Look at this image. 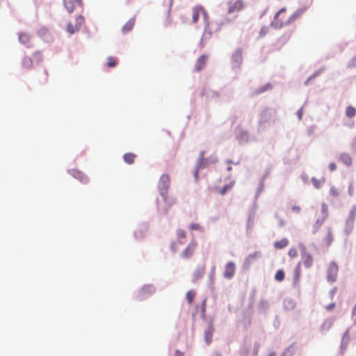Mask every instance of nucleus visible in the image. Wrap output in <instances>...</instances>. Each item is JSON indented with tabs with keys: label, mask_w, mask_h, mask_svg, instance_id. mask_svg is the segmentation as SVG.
Segmentation results:
<instances>
[{
	"label": "nucleus",
	"mask_w": 356,
	"mask_h": 356,
	"mask_svg": "<svg viewBox=\"0 0 356 356\" xmlns=\"http://www.w3.org/2000/svg\"><path fill=\"white\" fill-rule=\"evenodd\" d=\"M302 258L303 264L306 268H309L312 266L313 257L310 254H309L307 252H305L302 254Z\"/></svg>",
	"instance_id": "nucleus-15"
},
{
	"label": "nucleus",
	"mask_w": 356,
	"mask_h": 356,
	"mask_svg": "<svg viewBox=\"0 0 356 356\" xmlns=\"http://www.w3.org/2000/svg\"><path fill=\"white\" fill-rule=\"evenodd\" d=\"M312 183L313 184L314 186L316 188H319L321 186V181L316 178L312 179Z\"/></svg>",
	"instance_id": "nucleus-34"
},
{
	"label": "nucleus",
	"mask_w": 356,
	"mask_h": 356,
	"mask_svg": "<svg viewBox=\"0 0 356 356\" xmlns=\"http://www.w3.org/2000/svg\"><path fill=\"white\" fill-rule=\"evenodd\" d=\"M248 136V134L246 131H241V134L240 136H238V138H247Z\"/></svg>",
	"instance_id": "nucleus-45"
},
{
	"label": "nucleus",
	"mask_w": 356,
	"mask_h": 356,
	"mask_svg": "<svg viewBox=\"0 0 356 356\" xmlns=\"http://www.w3.org/2000/svg\"><path fill=\"white\" fill-rule=\"evenodd\" d=\"M177 236L178 241L177 242H172L170 245L171 250L176 252L179 250V246L183 244L182 240H184L186 237V233L184 229H178L177 231Z\"/></svg>",
	"instance_id": "nucleus-8"
},
{
	"label": "nucleus",
	"mask_w": 356,
	"mask_h": 356,
	"mask_svg": "<svg viewBox=\"0 0 356 356\" xmlns=\"http://www.w3.org/2000/svg\"><path fill=\"white\" fill-rule=\"evenodd\" d=\"M355 312H356V304H355V307L353 308V313L355 314Z\"/></svg>",
	"instance_id": "nucleus-53"
},
{
	"label": "nucleus",
	"mask_w": 356,
	"mask_h": 356,
	"mask_svg": "<svg viewBox=\"0 0 356 356\" xmlns=\"http://www.w3.org/2000/svg\"><path fill=\"white\" fill-rule=\"evenodd\" d=\"M44 78H43V82L45 83L47 81V77H48V73L47 72L46 70L44 71Z\"/></svg>",
	"instance_id": "nucleus-47"
},
{
	"label": "nucleus",
	"mask_w": 356,
	"mask_h": 356,
	"mask_svg": "<svg viewBox=\"0 0 356 356\" xmlns=\"http://www.w3.org/2000/svg\"><path fill=\"white\" fill-rule=\"evenodd\" d=\"M198 170H199V169H198V168H197L193 172V175H194L196 181L198 180Z\"/></svg>",
	"instance_id": "nucleus-46"
},
{
	"label": "nucleus",
	"mask_w": 356,
	"mask_h": 356,
	"mask_svg": "<svg viewBox=\"0 0 356 356\" xmlns=\"http://www.w3.org/2000/svg\"><path fill=\"white\" fill-rule=\"evenodd\" d=\"M63 2L66 9L70 13L73 12L76 6H82L81 0H63Z\"/></svg>",
	"instance_id": "nucleus-11"
},
{
	"label": "nucleus",
	"mask_w": 356,
	"mask_h": 356,
	"mask_svg": "<svg viewBox=\"0 0 356 356\" xmlns=\"http://www.w3.org/2000/svg\"><path fill=\"white\" fill-rule=\"evenodd\" d=\"M135 24V20L134 19H129L123 26L122 28V32L124 33H127L129 31H130Z\"/></svg>",
	"instance_id": "nucleus-21"
},
{
	"label": "nucleus",
	"mask_w": 356,
	"mask_h": 356,
	"mask_svg": "<svg viewBox=\"0 0 356 356\" xmlns=\"http://www.w3.org/2000/svg\"><path fill=\"white\" fill-rule=\"evenodd\" d=\"M83 22H84L83 17L81 15H79L76 18L75 22L74 24L71 22L68 23V24L67 25V32L70 34L74 33L76 31H77L81 28V26H82Z\"/></svg>",
	"instance_id": "nucleus-7"
},
{
	"label": "nucleus",
	"mask_w": 356,
	"mask_h": 356,
	"mask_svg": "<svg viewBox=\"0 0 356 356\" xmlns=\"http://www.w3.org/2000/svg\"><path fill=\"white\" fill-rule=\"evenodd\" d=\"M339 272V266L337 264L332 261L329 264L327 270V280L330 282H334L337 280Z\"/></svg>",
	"instance_id": "nucleus-4"
},
{
	"label": "nucleus",
	"mask_w": 356,
	"mask_h": 356,
	"mask_svg": "<svg viewBox=\"0 0 356 356\" xmlns=\"http://www.w3.org/2000/svg\"><path fill=\"white\" fill-rule=\"evenodd\" d=\"M197 243L195 240H191L187 246L184 249L181 253V257L184 259L191 258L197 248Z\"/></svg>",
	"instance_id": "nucleus-5"
},
{
	"label": "nucleus",
	"mask_w": 356,
	"mask_h": 356,
	"mask_svg": "<svg viewBox=\"0 0 356 356\" xmlns=\"http://www.w3.org/2000/svg\"><path fill=\"white\" fill-rule=\"evenodd\" d=\"M163 197V200L164 204H159L158 206V209L159 211L163 214H167L170 208L176 204L177 200L174 197L169 196L168 193H165V195H161Z\"/></svg>",
	"instance_id": "nucleus-2"
},
{
	"label": "nucleus",
	"mask_w": 356,
	"mask_h": 356,
	"mask_svg": "<svg viewBox=\"0 0 356 356\" xmlns=\"http://www.w3.org/2000/svg\"><path fill=\"white\" fill-rule=\"evenodd\" d=\"M321 211L323 213V220L326 219L328 216V208L324 203L321 205Z\"/></svg>",
	"instance_id": "nucleus-32"
},
{
	"label": "nucleus",
	"mask_w": 356,
	"mask_h": 356,
	"mask_svg": "<svg viewBox=\"0 0 356 356\" xmlns=\"http://www.w3.org/2000/svg\"><path fill=\"white\" fill-rule=\"evenodd\" d=\"M306 10L307 7H302L290 14L287 13L286 8L283 7L275 14L270 22V26L276 29L287 26L300 18Z\"/></svg>",
	"instance_id": "nucleus-1"
},
{
	"label": "nucleus",
	"mask_w": 356,
	"mask_h": 356,
	"mask_svg": "<svg viewBox=\"0 0 356 356\" xmlns=\"http://www.w3.org/2000/svg\"><path fill=\"white\" fill-rule=\"evenodd\" d=\"M214 329L211 325H209L207 330L204 331V339L207 343H210L212 339L213 333Z\"/></svg>",
	"instance_id": "nucleus-17"
},
{
	"label": "nucleus",
	"mask_w": 356,
	"mask_h": 356,
	"mask_svg": "<svg viewBox=\"0 0 356 356\" xmlns=\"http://www.w3.org/2000/svg\"><path fill=\"white\" fill-rule=\"evenodd\" d=\"M340 160L348 166H350L352 164V158L348 154L343 153L341 154Z\"/></svg>",
	"instance_id": "nucleus-22"
},
{
	"label": "nucleus",
	"mask_w": 356,
	"mask_h": 356,
	"mask_svg": "<svg viewBox=\"0 0 356 356\" xmlns=\"http://www.w3.org/2000/svg\"><path fill=\"white\" fill-rule=\"evenodd\" d=\"M204 152H202L200 154V159L202 161L204 159Z\"/></svg>",
	"instance_id": "nucleus-50"
},
{
	"label": "nucleus",
	"mask_w": 356,
	"mask_h": 356,
	"mask_svg": "<svg viewBox=\"0 0 356 356\" xmlns=\"http://www.w3.org/2000/svg\"><path fill=\"white\" fill-rule=\"evenodd\" d=\"M268 356H276V354L275 352H272Z\"/></svg>",
	"instance_id": "nucleus-52"
},
{
	"label": "nucleus",
	"mask_w": 356,
	"mask_h": 356,
	"mask_svg": "<svg viewBox=\"0 0 356 356\" xmlns=\"http://www.w3.org/2000/svg\"><path fill=\"white\" fill-rule=\"evenodd\" d=\"M258 257V252H254V254H251L248 255L246 258V262L248 264H251Z\"/></svg>",
	"instance_id": "nucleus-31"
},
{
	"label": "nucleus",
	"mask_w": 356,
	"mask_h": 356,
	"mask_svg": "<svg viewBox=\"0 0 356 356\" xmlns=\"http://www.w3.org/2000/svg\"><path fill=\"white\" fill-rule=\"evenodd\" d=\"M270 88H271L270 84L268 83L267 85L259 88V90L257 91V92L261 93V92H265L266 90H267L268 89H269Z\"/></svg>",
	"instance_id": "nucleus-39"
},
{
	"label": "nucleus",
	"mask_w": 356,
	"mask_h": 356,
	"mask_svg": "<svg viewBox=\"0 0 356 356\" xmlns=\"http://www.w3.org/2000/svg\"><path fill=\"white\" fill-rule=\"evenodd\" d=\"M195 296V292L193 290L188 291L186 293V300L188 304H191L193 301V299Z\"/></svg>",
	"instance_id": "nucleus-27"
},
{
	"label": "nucleus",
	"mask_w": 356,
	"mask_h": 356,
	"mask_svg": "<svg viewBox=\"0 0 356 356\" xmlns=\"http://www.w3.org/2000/svg\"><path fill=\"white\" fill-rule=\"evenodd\" d=\"M288 40V38H280L278 40H277V44L278 45H283L286 42V40Z\"/></svg>",
	"instance_id": "nucleus-41"
},
{
	"label": "nucleus",
	"mask_w": 356,
	"mask_h": 356,
	"mask_svg": "<svg viewBox=\"0 0 356 356\" xmlns=\"http://www.w3.org/2000/svg\"><path fill=\"white\" fill-rule=\"evenodd\" d=\"M202 15L205 22L208 24V13L202 6L194 7L192 10V21L193 23H196L200 17V15Z\"/></svg>",
	"instance_id": "nucleus-6"
},
{
	"label": "nucleus",
	"mask_w": 356,
	"mask_h": 356,
	"mask_svg": "<svg viewBox=\"0 0 356 356\" xmlns=\"http://www.w3.org/2000/svg\"><path fill=\"white\" fill-rule=\"evenodd\" d=\"M205 273L204 267H200L196 269V270L193 273V280L196 281L200 278H202Z\"/></svg>",
	"instance_id": "nucleus-19"
},
{
	"label": "nucleus",
	"mask_w": 356,
	"mask_h": 356,
	"mask_svg": "<svg viewBox=\"0 0 356 356\" xmlns=\"http://www.w3.org/2000/svg\"><path fill=\"white\" fill-rule=\"evenodd\" d=\"M291 209H292L293 211L298 213H300V211L301 210V208L299 206H293L291 207Z\"/></svg>",
	"instance_id": "nucleus-43"
},
{
	"label": "nucleus",
	"mask_w": 356,
	"mask_h": 356,
	"mask_svg": "<svg viewBox=\"0 0 356 356\" xmlns=\"http://www.w3.org/2000/svg\"><path fill=\"white\" fill-rule=\"evenodd\" d=\"M227 170H232V167H230V166H229V167H228V168H227Z\"/></svg>",
	"instance_id": "nucleus-55"
},
{
	"label": "nucleus",
	"mask_w": 356,
	"mask_h": 356,
	"mask_svg": "<svg viewBox=\"0 0 356 356\" xmlns=\"http://www.w3.org/2000/svg\"><path fill=\"white\" fill-rule=\"evenodd\" d=\"M335 307V303L332 302L327 306H325V309L327 311H332Z\"/></svg>",
	"instance_id": "nucleus-42"
},
{
	"label": "nucleus",
	"mask_w": 356,
	"mask_h": 356,
	"mask_svg": "<svg viewBox=\"0 0 356 356\" xmlns=\"http://www.w3.org/2000/svg\"><path fill=\"white\" fill-rule=\"evenodd\" d=\"M19 40L22 43H26L29 40V37L24 33H20L19 35Z\"/></svg>",
	"instance_id": "nucleus-33"
},
{
	"label": "nucleus",
	"mask_w": 356,
	"mask_h": 356,
	"mask_svg": "<svg viewBox=\"0 0 356 356\" xmlns=\"http://www.w3.org/2000/svg\"><path fill=\"white\" fill-rule=\"evenodd\" d=\"M289 245V241L287 238H282L280 241H275L274 243V247L276 249H283L286 248Z\"/></svg>",
	"instance_id": "nucleus-18"
},
{
	"label": "nucleus",
	"mask_w": 356,
	"mask_h": 356,
	"mask_svg": "<svg viewBox=\"0 0 356 356\" xmlns=\"http://www.w3.org/2000/svg\"><path fill=\"white\" fill-rule=\"evenodd\" d=\"M175 356H183V354L180 351L176 350Z\"/></svg>",
	"instance_id": "nucleus-48"
},
{
	"label": "nucleus",
	"mask_w": 356,
	"mask_h": 356,
	"mask_svg": "<svg viewBox=\"0 0 356 356\" xmlns=\"http://www.w3.org/2000/svg\"><path fill=\"white\" fill-rule=\"evenodd\" d=\"M170 185V178L168 174H163L161 176L158 184V188L161 195H165Z\"/></svg>",
	"instance_id": "nucleus-3"
},
{
	"label": "nucleus",
	"mask_w": 356,
	"mask_h": 356,
	"mask_svg": "<svg viewBox=\"0 0 356 356\" xmlns=\"http://www.w3.org/2000/svg\"><path fill=\"white\" fill-rule=\"evenodd\" d=\"M152 289H153V288H152V286H145L143 289H144V290H146V291H152Z\"/></svg>",
	"instance_id": "nucleus-49"
},
{
	"label": "nucleus",
	"mask_w": 356,
	"mask_h": 356,
	"mask_svg": "<svg viewBox=\"0 0 356 356\" xmlns=\"http://www.w3.org/2000/svg\"><path fill=\"white\" fill-rule=\"evenodd\" d=\"M232 184H226L222 188L218 189L217 192L219 194L224 195L228 191H229L232 188Z\"/></svg>",
	"instance_id": "nucleus-26"
},
{
	"label": "nucleus",
	"mask_w": 356,
	"mask_h": 356,
	"mask_svg": "<svg viewBox=\"0 0 356 356\" xmlns=\"http://www.w3.org/2000/svg\"><path fill=\"white\" fill-rule=\"evenodd\" d=\"M136 157V155L135 154H133V153H126L124 155L123 159H124V161L127 163L132 164L134 162Z\"/></svg>",
	"instance_id": "nucleus-23"
},
{
	"label": "nucleus",
	"mask_w": 356,
	"mask_h": 356,
	"mask_svg": "<svg viewBox=\"0 0 356 356\" xmlns=\"http://www.w3.org/2000/svg\"><path fill=\"white\" fill-rule=\"evenodd\" d=\"M284 220L281 219V220H280V226H283V225H284Z\"/></svg>",
	"instance_id": "nucleus-51"
},
{
	"label": "nucleus",
	"mask_w": 356,
	"mask_h": 356,
	"mask_svg": "<svg viewBox=\"0 0 356 356\" xmlns=\"http://www.w3.org/2000/svg\"><path fill=\"white\" fill-rule=\"evenodd\" d=\"M72 175L76 179H79L82 183H87L88 181V178L86 176L83 172L79 170H72Z\"/></svg>",
	"instance_id": "nucleus-16"
},
{
	"label": "nucleus",
	"mask_w": 356,
	"mask_h": 356,
	"mask_svg": "<svg viewBox=\"0 0 356 356\" xmlns=\"http://www.w3.org/2000/svg\"><path fill=\"white\" fill-rule=\"evenodd\" d=\"M329 169L330 171H334L337 169V165L334 163H330L329 165Z\"/></svg>",
	"instance_id": "nucleus-44"
},
{
	"label": "nucleus",
	"mask_w": 356,
	"mask_h": 356,
	"mask_svg": "<svg viewBox=\"0 0 356 356\" xmlns=\"http://www.w3.org/2000/svg\"><path fill=\"white\" fill-rule=\"evenodd\" d=\"M356 114V109L352 106H348L346 107V115L349 118H353Z\"/></svg>",
	"instance_id": "nucleus-24"
},
{
	"label": "nucleus",
	"mask_w": 356,
	"mask_h": 356,
	"mask_svg": "<svg viewBox=\"0 0 356 356\" xmlns=\"http://www.w3.org/2000/svg\"><path fill=\"white\" fill-rule=\"evenodd\" d=\"M297 269L299 270V265L297 266ZM298 275H299V271L298 272Z\"/></svg>",
	"instance_id": "nucleus-54"
},
{
	"label": "nucleus",
	"mask_w": 356,
	"mask_h": 356,
	"mask_svg": "<svg viewBox=\"0 0 356 356\" xmlns=\"http://www.w3.org/2000/svg\"><path fill=\"white\" fill-rule=\"evenodd\" d=\"M207 60H208L207 55H202L201 56H200L195 63V70L197 72L202 70L206 65Z\"/></svg>",
	"instance_id": "nucleus-13"
},
{
	"label": "nucleus",
	"mask_w": 356,
	"mask_h": 356,
	"mask_svg": "<svg viewBox=\"0 0 356 356\" xmlns=\"http://www.w3.org/2000/svg\"><path fill=\"white\" fill-rule=\"evenodd\" d=\"M330 194L333 197H337L339 195V192L336 188L332 187L330 190Z\"/></svg>",
	"instance_id": "nucleus-38"
},
{
	"label": "nucleus",
	"mask_w": 356,
	"mask_h": 356,
	"mask_svg": "<svg viewBox=\"0 0 356 356\" xmlns=\"http://www.w3.org/2000/svg\"><path fill=\"white\" fill-rule=\"evenodd\" d=\"M268 32V27H263L261 31H260V33H259V35L260 36H264L266 35Z\"/></svg>",
	"instance_id": "nucleus-40"
},
{
	"label": "nucleus",
	"mask_w": 356,
	"mask_h": 356,
	"mask_svg": "<svg viewBox=\"0 0 356 356\" xmlns=\"http://www.w3.org/2000/svg\"><path fill=\"white\" fill-rule=\"evenodd\" d=\"M117 65L116 59L114 57L109 56L107 58V66L108 67H114Z\"/></svg>",
	"instance_id": "nucleus-28"
},
{
	"label": "nucleus",
	"mask_w": 356,
	"mask_h": 356,
	"mask_svg": "<svg viewBox=\"0 0 356 356\" xmlns=\"http://www.w3.org/2000/svg\"><path fill=\"white\" fill-rule=\"evenodd\" d=\"M275 278L278 282H282L284 279V273L282 270L277 271Z\"/></svg>",
	"instance_id": "nucleus-30"
},
{
	"label": "nucleus",
	"mask_w": 356,
	"mask_h": 356,
	"mask_svg": "<svg viewBox=\"0 0 356 356\" xmlns=\"http://www.w3.org/2000/svg\"><path fill=\"white\" fill-rule=\"evenodd\" d=\"M244 8V3L242 0H237L234 2H229L228 3V13H233L235 12H240Z\"/></svg>",
	"instance_id": "nucleus-10"
},
{
	"label": "nucleus",
	"mask_w": 356,
	"mask_h": 356,
	"mask_svg": "<svg viewBox=\"0 0 356 356\" xmlns=\"http://www.w3.org/2000/svg\"><path fill=\"white\" fill-rule=\"evenodd\" d=\"M356 218V207H353L349 213V218L348 220V223L350 224V229L353 227L354 221Z\"/></svg>",
	"instance_id": "nucleus-20"
},
{
	"label": "nucleus",
	"mask_w": 356,
	"mask_h": 356,
	"mask_svg": "<svg viewBox=\"0 0 356 356\" xmlns=\"http://www.w3.org/2000/svg\"><path fill=\"white\" fill-rule=\"evenodd\" d=\"M189 229L191 230H194V231H200V232L203 231L202 226L200 224L196 223V222L191 223L189 226Z\"/></svg>",
	"instance_id": "nucleus-29"
},
{
	"label": "nucleus",
	"mask_w": 356,
	"mask_h": 356,
	"mask_svg": "<svg viewBox=\"0 0 356 356\" xmlns=\"http://www.w3.org/2000/svg\"><path fill=\"white\" fill-rule=\"evenodd\" d=\"M332 321H330V320H327V321H325L323 323V325H322V327H323V329H329V328L332 326Z\"/></svg>",
	"instance_id": "nucleus-37"
},
{
	"label": "nucleus",
	"mask_w": 356,
	"mask_h": 356,
	"mask_svg": "<svg viewBox=\"0 0 356 356\" xmlns=\"http://www.w3.org/2000/svg\"><path fill=\"white\" fill-rule=\"evenodd\" d=\"M22 66L26 69H30L32 65V60L29 57H24L22 60Z\"/></svg>",
	"instance_id": "nucleus-25"
},
{
	"label": "nucleus",
	"mask_w": 356,
	"mask_h": 356,
	"mask_svg": "<svg viewBox=\"0 0 356 356\" xmlns=\"http://www.w3.org/2000/svg\"><path fill=\"white\" fill-rule=\"evenodd\" d=\"M235 264L233 261L228 262L225 266V270L224 272L225 277L227 279L232 278L235 273Z\"/></svg>",
	"instance_id": "nucleus-12"
},
{
	"label": "nucleus",
	"mask_w": 356,
	"mask_h": 356,
	"mask_svg": "<svg viewBox=\"0 0 356 356\" xmlns=\"http://www.w3.org/2000/svg\"><path fill=\"white\" fill-rule=\"evenodd\" d=\"M289 256L290 257H292V258L296 257L298 256V251H297V250L296 248H291L289 251Z\"/></svg>",
	"instance_id": "nucleus-35"
},
{
	"label": "nucleus",
	"mask_w": 356,
	"mask_h": 356,
	"mask_svg": "<svg viewBox=\"0 0 356 356\" xmlns=\"http://www.w3.org/2000/svg\"><path fill=\"white\" fill-rule=\"evenodd\" d=\"M333 240H334V237H333V234H332V231L331 228L328 227L326 230L325 235L323 238V241H322L323 244L325 246L328 247L332 243Z\"/></svg>",
	"instance_id": "nucleus-14"
},
{
	"label": "nucleus",
	"mask_w": 356,
	"mask_h": 356,
	"mask_svg": "<svg viewBox=\"0 0 356 356\" xmlns=\"http://www.w3.org/2000/svg\"><path fill=\"white\" fill-rule=\"evenodd\" d=\"M243 63V50L236 49L232 55V64L234 67H239Z\"/></svg>",
	"instance_id": "nucleus-9"
},
{
	"label": "nucleus",
	"mask_w": 356,
	"mask_h": 356,
	"mask_svg": "<svg viewBox=\"0 0 356 356\" xmlns=\"http://www.w3.org/2000/svg\"><path fill=\"white\" fill-rule=\"evenodd\" d=\"M332 321H330V320H327V321H325L323 323V325H322V327H323V329H329V328L332 326Z\"/></svg>",
	"instance_id": "nucleus-36"
}]
</instances>
